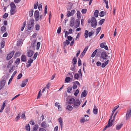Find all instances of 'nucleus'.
Returning a JSON list of instances; mask_svg holds the SVG:
<instances>
[{"label": "nucleus", "mask_w": 131, "mask_h": 131, "mask_svg": "<svg viewBox=\"0 0 131 131\" xmlns=\"http://www.w3.org/2000/svg\"><path fill=\"white\" fill-rule=\"evenodd\" d=\"M91 21L92 22H91L90 20L89 19L88 20V23H90L91 22V26L94 28H95L97 25V23L96 20L94 17H92L91 18Z\"/></svg>", "instance_id": "1"}, {"label": "nucleus", "mask_w": 131, "mask_h": 131, "mask_svg": "<svg viewBox=\"0 0 131 131\" xmlns=\"http://www.w3.org/2000/svg\"><path fill=\"white\" fill-rule=\"evenodd\" d=\"M34 24V19L33 18L30 19L29 21L28 25L27 26L28 29L29 30H30L31 29H33Z\"/></svg>", "instance_id": "2"}, {"label": "nucleus", "mask_w": 131, "mask_h": 131, "mask_svg": "<svg viewBox=\"0 0 131 131\" xmlns=\"http://www.w3.org/2000/svg\"><path fill=\"white\" fill-rule=\"evenodd\" d=\"M94 31H90L88 32V30H85V31L84 34L85 38H87L88 37V36L89 37H90L94 34Z\"/></svg>", "instance_id": "3"}, {"label": "nucleus", "mask_w": 131, "mask_h": 131, "mask_svg": "<svg viewBox=\"0 0 131 131\" xmlns=\"http://www.w3.org/2000/svg\"><path fill=\"white\" fill-rule=\"evenodd\" d=\"M70 96H68L66 99V101L69 104H73L75 102V99L73 98L70 97Z\"/></svg>", "instance_id": "4"}, {"label": "nucleus", "mask_w": 131, "mask_h": 131, "mask_svg": "<svg viewBox=\"0 0 131 131\" xmlns=\"http://www.w3.org/2000/svg\"><path fill=\"white\" fill-rule=\"evenodd\" d=\"M108 56L107 55L106 52L105 51H102L101 54V58L103 60H107Z\"/></svg>", "instance_id": "5"}, {"label": "nucleus", "mask_w": 131, "mask_h": 131, "mask_svg": "<svg viewBox=\"0 0 131 131\" xmlns=\"http://www.w3.org/2000/svg\"><path fill=\"white\" fill-rule=\"evenodd\" d=\"M15 53V51H12L10 52L9 54H8L6 57V60H8L10 59L13 56Z\"/></svg>", "instance_id": "6"}, {"label": "nucleus", "mask_w": 131, "mask_h": 131, "mask_svg": "<svg viewBox=\"0 0 131 131\" xmlns=\"http://www.w3.org/2000/svg\"><path fill=\"white\" fill-rule=\"evenodd\" d=\"M81 102L79 99L76 100V102L75 100V102H74L73 104L74 107L75 108H78Z\"/></svg>", "instance_id": "7"}, {"label": "nucleus", "mask_w": 131, "mask_h": 131, "mask_svg": "<svg viewBox=\"0 0 131 131\" xmlns=\"http://www.w3.org/2000/svg\"><path fill=\"white\" fill-rule=\"evenodd\" d=\"M6 83V81L4 79L0 82V90L2 89L5 86Z\"/></svg>", "instance_id": "8"}, {"label": "nucleus", "mask_w": 131, "mask_h": 131, "mask_svg": "<svg viewBox=\"0 0 131 131\" xmlns=\"http://www.w3.org/2000/svg\"><path fill=\"white\" fill-rule=\"evenodd\" d=\"M17 72V70H16L14 71V72L13 73L11 77L9 79L8 82V85H9L10 83L11 82L12 79L13 78V77L15 75Z\"/></svg>", "instance_id": "9"}, {"label": "nucleus", "mask_w": 131, "mask_h": 131, "mask_svg": "<svg viewBox=\"0 0 131 131\" xmlns=\"http://www.w3.org/2000/svg\"><path fill=\"white\" fill-rule=\"evenodd\" d=\"M28 79H26L22 81V83L21 85V87L23 88L25 87L27 84L28 82Z\"/></svg>", "instance_id": "10"}, {"label": "nucleus", "mask_w": 131, "mask_h": 131, "mask_svg": "<svg viewBox=\"0 0 131 131\" xmlns=\"http://www.w3.org/2000/svg\"><path fill=\"white\" fill-rule=\"evenodd\" d=\"M34 53V52L33 51L29 50L27 53L28 57H31L33 55Z\"/></svg>", "instance_id": "11"}, {"label": "nucleus", "mask_w": 131, "mask_h": 131, "mask_svg": "<svg viewBox=\"0 0 131 131\" xmlns=\"http://www.w3.org/2000/svg\"><path fill=\"white\" fill-rule=\"evenodd\" d=\"M21 61L22 62H25L27 60L26 57L24 54L22 55L21 56Z\"/></svg>", "instance_id": "12"}, {"label": "nucleus", "mask_w": 131, "mask_h": 131, "mask_svg": "<svg viewBox=\"0 0 131 131\" xmlns=\"http://www.w3.org/2000/svg\"><path fill=\"white\" fill-rule=\"evenodd\" d=\"M59 122L60 123V124L61 126V130H62L63 126V121L62 118L60 117L58 119Z\"/></svg>", "instance_id": "13"}, {"label": "nucleus", "mask_w": 131, "mask_h": 131, "mask_svg": "<svg viewBox=\"0 0 131 131\" xmlns=\"http://www.w3.org/2000/svg\"><path fill=\"white\" fill-rule=\"evenodd\" d=\"M70 43V42L68 40H66V41H64L63 43V49H65L66 48V45H68Z\"/></svg>", "instance_id": "14"}, {"label": "nucleus", "mask_w": 131, "mask_h": 131, "mask_svg": "<svg viewBox=\"0 0 131 131\" xmlns=\"http://www.w3.org/2000/svg\"><path fill=\"white\" fill-rule=\"evenodd\" d=\"M87 93L86 92V91L85 90H84L82 92L81 97L82 98L83 97H85L87 95Z\"/></svg>", "instance_id": "15"}, {"label": "nucleus", "mask_w": 131, "mask_h": 131, "mask_svg": "<svg viewBox=\"0 0 131 131\" xmlns=\"http://www.w3.org/2000/svg\"><path fill=\"white\" fill-rule=\"evenodd\" d=\"M13 62V59H12L10 60L8 62L7 65V68L8 69L10 67V66H11Z\"/></svg>", "instance_id": "16"}, {"label": "nucleus", "mask_w": 131, "mask_h": 131, "mask_svg": "<svg viewBox=\"0 0 131 131\" xmlns=\"http://www.w3.org/2000/svg\"><path fill=\"white\" fill-rule=\"evenodd\" d=\"M109 62V60H107V61H105L104 63H103L101 64V67L102 68H104L105 67V66L108 64Z\"/></svg>", "instance_id": "17"}, {"label": "nucleus", "mask_w": 131, "mask_h": 131, "mask_svg": "<svg viewBox=\"0 0 131 131\" xmlns=\"http://www.w3.org/2000/svg\"><path fill=\"white\" fill-rule=\"evenodd\" d=\"M114 120L112 119L110 121V119H109L108 123L107 124V125L109 127L112 126L113 125L112 123L114 122Z\"/></svg>", "instance_id": "18"}, {"label": "nucleus", "mask_w": 131, "mask_h": 131, "mask_svg": "<svg viewBox=\"0 0 131 131\" xmlns=\"http://www.w3.org/2000/svg\"><path fill=\"white\" fill-rule=\"evenodd\" d=\"M73 80L69 77H67L65 79V81L66 83H69L70 81H72Z\"/></svg>", "instance_id": "19"}, {"label": "nucleus", "mask_w": 131, "mask_h": 131, "mask_svg": "<svg viewBox=\"0 0 131 131\" xmlns=\"http://www.w3.org/2000/svg\"><path fill=\"white\" fill-rule=\"evenodd\" d=\"M1 30L2 33L5 32L6 30V28L5 26L4 25L1 27Z\"/></svg>", "instance_id": "20"}, {"label": "nucleus", "mask_w": 131, "mask_h": 131, "mask_svg": "<svg viewBox=\"0 0 131 131\" xmlns=\"http://www.w3.org/2000/svg\"><path fill=\"white\" fill-rule=\"evenodd\" d=\"M98 110L96 108V107L94 105L93 110V112L95 114H96L97 113Z\"/></svg>", "instance_id": "21"}, {"label": "nucleus", "mask_w": 131, "mask_h": 131, "mask_svg": "<svg viewBox=\"0 0 131 131\" xmlns=\"http://www.w3.org/2000/svg\"><path fill=\"white\" fill-rule=\"evenodd\" d=\"M36 40H34L31 42V46L33 48V49H34V50H35V47L36 46L35 43H36Z\"/></svg>", "instance_id": "22"}, {"label": "nucleus", "mask_w": 131, "mask_h": 131, "mask_svg": "<svg viewBox=\"0 0 131 131\" xmlns=\"http://www.w3.org/2000/svg\"><path fill=\"white\" fill-rule=\"evenodd\" d=\"M16 8H11L10 10V14L12 15H14L16 12V11H15V9Z\"/></svg>", "instance_id": "23"}, {"label": "nucleus", "mask_w": 131, "mask_h": 131, "mask_svg": "<svg viewBox=\"0 0 131 131\" xmlns=\"http://www.w3.org/2000/svg\"><path fill=\"white\" fill-rule=\"evenodd\" d=\"M10 112V108L9 106H6L5 109V112L7 114H9Z\"/></svg>", "instance_id": "24"}, {"label": "nucleus", "mask_w": 131, "mask_h": 131, "mask_svg": "<svg viewBox=\"0 0 131 131\" xmlns=\"http://www.w3.org/2000/svg\"><path fill=\"white\" fill-rule=\"evenodd\" d=\"M39 12L38 10H36L34 12V16L35 17H39Z\"/></svg>", "instance_id": "25"}, {"label": "nucleus", "mask_w": 131, "mask_h": 131, "mask_svg": "<svg viewBox=\"0 0 131 131\" xmlns=\"http://www.w3.org/2000/svg\"><path fill=\"white\" fill-rule=\"evenodd\" d=\"M99 11L98 10H95L94 12V15L96 18L97 17L99 16Z\"/></svg>", "instance_id": "26"}, {"label": "nucleus", "mask_w": 131, "mask_h": 131, "mask_svg": "<svg viewBox=\"0 0 131 131\" xmlns=\"http://www.w3.org/2000/svg\"><path fill=\"white\" fill-rule=\"evenodd\" d=\"M38 127L39 126L38 124L35 125L33 127L32 131H37Z\"/></svg>", "instance_id": "27"}, {"label": "nucleus", "mask_w": 131, "mask_h": 131, "mask_svg": "<svg viewBox=\"0 0 131 131\" xmlns=\"http://www.w3.org/2000/svg\"><path fill=\"white\" fill-rule=\"evenodd\" d=\"M76 58V57H74L73 58L72 61H73L72 62L73 65H75L77 63V59Z\"/></svg>", "instance_id": "28"}, {"label": "nucleus", "mask_w": 131, "mask_h": 131, "mask_svg": "<svg viewBox=\"0 0 131 131\" xmlns=\"http://www.w3.org/2000/svg\"><path fill=\"white\" fill-rule=\"evenodd\" d=\"M41 126L42 128H46L47 127L46 122L45 121L42 122L41 124Z\"/></svg>", "instance_id": "29"}, {"label": "nucleus", "mask_w": 131, "mask_h": 131, "mask_svg": "<svg viewBox=\"0 0 131 131\" xmlns=\"http://www.w3.org/2000/svg\"><path fill=\"white\" fill-rule=\"evenodd\" d=\"M123 125L122 123H121L120 125H116V129L117 130H119Z\"/></svg>", "instance_id": "30"}, {"label": "nucleus", "mask_w": 131, "mask_h": 131, "mask_svg": "<svg viewBox=\"0 0 131 131\" xmlns=\"http://www.w3.org/2000/svg\"><path fill=\"white\" fill-rule=\"evenodd\" d=\"M106 12L104 11H102L99 13V16L101 17H103L105 15Z\"/></svg>", "instance_id": "31"}, {"label": "nucleus", "mask_w": 131, "mask_h": 131, "mask_svg": "<svg viewBox=\"0 0 131 131\" xmlns=\"http://www.w3.org/2000/svg\"><path fill=\"white\" fill-rule=\"evenodd\" d=\"M69 3L70 4V5H68V7L67 8V10H70L72 7L73 4L71 3Z\"/></svg>", "instance_id": "32"}, {"label": "nucleus", "mask_w": 131, "mask_h": 131, "mask_svg": "<svg viewBox=\"0 0 131 131\" xmlns=\"http://www.w3.org/2000/svg\"><path fill=\"white\" fill-rule=\"evenodd\" d=\"M66 109L68 110L69 111H71L73 109V107L72 106L69 105L67 106Z\"/></svg>", "instance_id": "33"}, {"label": "nucleus", "mask_w": 131, "mask_h": 131, "mask_svg": "<svg viewBox=\"0 0 131 131\" xmlns=\"http://www.w3.org/2000/svg\"><path fill=\"white\" fill-rule=\"evenodd\" d=\"M80 77V75L77 73H75L74 74V78L75 79L77 80Z\"/></svg>", "instance_id": "34"}, {"label": "nucleus", "mask_w": 131, "mask_h": 131, "mask_svg": "<svg viewBox=\"0 0 131 131\" xmlns=\"http://www.w3.org/2000/svg\"><path fill=\"white\" fill-rule=\"evenodd\" d=\"M40 26L38 24H36L35 26V29L36 30H39L40 29Z\"/></svg>", "instance_id": "35"}, {"label": "nucleus", "mask_w": 131, "mask_h": 131, "mask_svg": "<svg viewBox=\"0 0 131 131\" xmlns=\"http://www.w3.org/2000/svg\"><path fill=\"white\" fill-rule=\"evenodd\" d=\"M30 126L29 124L26 125L25 126V128L27 131H30Z\"/></svg>", "instance_id": "36"}, {"label": "nucleus", "mask_w": 131, "mask_h": 131, "mask_svg": "<svg viewBox=\"0 0 131 131\" xmlns=\"http://www.w3.org/2000/svg\"><path fill=\"white\" fill-rule=\"evenodd\" d=\"M77 16L78 19H80L81 16H80L81 13L79 11H78L77 12Z\"/></svg>", "instance_id": "37"}, {"label": "nucleus", "mask_w": 131, "mask_h": 131, "mask_svg": "<svg viewBox=\"0 0 131 131\" xmlns=\"http://www.w3.org/2000/svg\"><path fill=\"white\" fill-rule=\"evenodd\" d=\"M20 61V59L19 58H17L15 61L16 64H17V66L19 64Z\"/></svg>", "instance_id": "38"}, {"label": "nucleus", "mask_w": 131, "mask_h": 131, "mask_svg": "<svg viewBox=\"0 0 131 131\" xmlns=\"http://www.w3.org/2000/svg\"><path fill=\"white\" fill-rule=\"evenodd\" d=\"M21 53L20 52L18 51L15 54L14 58H15L16 57H19Z\"/></svg>", "instance_id": "39"}, {"label": "nucleus", "mask_w": 131, "mask_h": 131, "mask_svg": "<svg viewBox=\"0 0 131 131\" xmlns=\"http://www.w3.org/2000/svg\"><path fill=\"white\" fill-rule=\"evenodd\" d=\"M10 6L11 8H16V7L13 2H12L10 3Z\"/></svg>", "instance_id": "40"}, {"label": "nucleus", "mask_w": 131, "mask_h": 131, "mask_svg": "<svg viewBox=\"0 0 131 131\" xmlns=\"http://www.w3.org/2000/svg\"><path fill=\"white\" fill-rule=\"evenodd\" d=\"M97 51V49H96L91 54V57L93 58L95 56Z\"/></svg>", "instance_id": "41"}, {"label": "nucleus", "mask_w": 131, "mask_h": 131, "mask_svg": "<svg viewBox=\"0 0 131 131\" xmlns=\"http://www.w3.org/2000/svg\"><path fill=\"white\" fill-rule=\"evenodd\" d=\"M105 21V19H102L100 20L99 23V24L100 25H102L104 23Z\"/></svg>", "instance_id": "42"}, {"label": "nucleus", "mask_w": 131, "mask_h": 131, "mask_svg": "<svg viewBox=\"0 0 131 131\" xmlns=\"http://www.w3.org/2000/svg\"><path fill=\"white\" fill-rule=\"evenodd\" d=\"M101 29V27H99L96 29V36L98 34L100 31Z\"/></svg>", "instance_id": "43"}, {"label": "nucleus", "mask_w": 131, "mask_h": 131, "mask_svg": "<svg viewBox=\"0 0 131 131\" xmlns=\"http://www.w3.org/2000/svg\"><path fill=\"white\" fill-rule=\"evenodd\" d=\"M23 43V42L21 40L17 41V46H20Z\"/></svg>", "instance_id": "44"}, {"label": "nucleus", "mask_w": 131, "mask_h": 131, "mask_svg": "<svg viewBox=\"0 0 131 131\" xmlns=\"http://www.w3.org/2000/svg\"><path fill=\"white\" fill-rule=\"evenodd\" d=\"M72 87L71 86H69L67 88V91L68 92L70 93L71 91L72 90Z\"/></svg>", "instance_id": "45"}, {"label": "nucleus", "mask_w": 131, "mask_h": 131, "mask_svg": "<svg viewBox=\"0 0 131 131\" xmlns=\"http://www.w3.org/2000/svg\"><path fill=\"white\" fill-rule=\"evenodd\" d=\"M5 41L3 40H2L1 43V48H2L4 47L5 46Z\"/></svg>", "instance_id": "46"}, {"label": "nucleus", "mask_w": 131, "mask_h": 131, "mask_svg": "<svg viewBox=\"0 0 131 131\" xmlns=\"http://www.w3.org/2000/svg\"><path fill=\"white\" fill-rule=\"evenodd\" d=\"M78 66H80L82 65L81 61L80 58L79 57L78 58Z\"/></svg>", "instance_id": "47"}, {"label": "nucleus", "mask_w": 131, "mask_h": 131, "mask_svg": "<svg viewBox=\"0 0 131 131\" xmlns=\"http://www.w3.org/2000/svg\"><path fill=\"white\" fill-rule=\"evenodd\" d=\"M34 13L33 9H31V11L29 12V16L30 17L32 16Z\"/></svg>", "instance_id": "48"}, {"label": "nucleus", "mask_w": 131, "mask_h": 131, "mask_svg": "<svg viewBox=\"0 0 131 131\" xmlns=\"http://www.w3.org/2000/svg\"><path fill=\"white\" fill-rule=\"evenodd\" d=\"M20 113H19L17 116L15 118V121H17L19 119V118L20 117Z\"/></svg>", "instance_id": "49"}, {"label": "nucleus", "mask_w": 131, "mask_h": 131, "mask_svg": "<svg viewBox=\"0 0 131 131\" xmlns=\"http://www.w3.org/2000/svg\"><path fill=\"white\" fill-rule=\"evenodd\" d=\"M40 42H37L36 46V49L38 50L40 46Z\"/></svg>", "instance_id": "50"}, {"label": "nucleus", "mask_w": 131, "mask_h": 131, "mask_svg": "<svg viewBox=\"0 0 131 131\" xmlns=\"http://www.w3.org/2000/svg\"><path fill=\"white\" fill-rule=\"evenodd\" d=\"M23 76V75L22 73H20L18 75L17 77V79L19 80Z\"/></svg>", "instance_id": "51"}, {"label": "nucleus", "mask_w": 131, "mask_h": 131, "mask_svg": "<svg viewBox=\"0 0 131 131\" xmlns=\"http://www.w3.org/2000/svg\"><path fill=\"white\" fill-rule=\"evenodd\" d=\"M79 93V90L78 89H77L75 92L74 95L75 96H77Z\"/></svg>", "instance_id": "52"}, {"label": "nucleus", "mask_w": 131, "mask_h": 131, "mask_svg": "<svg viewBox=\"0 0 131 131\" xmlns=\"http://www.w3.org/2000/svg\"><path fill=\"white\" fill-rule=\"evenodd\" d=\"M8 16V13H5L4 15H3V18L5 19H6L7 17Z\"/></svg>", "instance_id": "53"}, {"label": "nucleus", "mask_w": 131, "mask_h": 131, "mask_svg": "<svg viewBox=\"0 0 131 131\" xmlns=\"http://www.w3.org/2000/svg\"><path fill=\"white\" fill-rule=\"evenodd\" d=\"M80 121L81 123H84L85 121V119L84 117H83L80 120Z\"/></svg>", "instance_id": "54"}, {"label": "nucleus", "mask_w": 131, "mask_h": 131, "mask_svg": "<svg viewBox=\"0 0 131 131\" xmlns=\"http://www.w3.org/2000/svg\"><path fill=\"white\" fill-rule=\"evenodd\" d=\"M67 16L68 17H70L71 16L72 14L71 12L69 11L68 10L67 12Z\"/></svg>", "instance_id": "55"}, {"label": "nucleus", "mask_w": 131, "mask_h": 131, "mask_svg": "<svg viewBox=\"0 0 131 131\" xmlns=\"http://www.w3.org/2000/svg\"><path fill=\"white\" fill-rule=\"evenodd\" d=\"M61 26L59 27L58 28V29L57 32L58 34H59L60 33L61 31Z\"/></svg>", "instance_id": "56"}, {"label": "nucleus", "mask_w": 131, "mask_h": 131, "mask_svg": "<svg viewBox=\"0 0 131 131\" xmlns=\"http://www.w3.org/2000/svg\"><path fill=\"white\" fill-rule=\"evenodd\" d=\"M73 86L72 87L73 89L74 90L75 89H77V85H76L75 83H73Z\"/></svg>", "instance_id": "57"}, {"label": "nucleus", "mask_w": 131, "mask_h": 131, "mask_svg": "<svg viewBox=\"0 0 131 131\" xmlns=\"http://www.w3.org/2000/svg\"><path fill=\"white\" fill-rule=\"evenodd\" d=\"M41 90H40V91H39V92L38 93V95L37 99H38L40 98V97L41 96Z\"/></svg>", "instance_id": "58"}, {"label": "nucleus", "mask_w": 131, "mask_h": 131, "mask_svg": "<svg viewBox=\"0 0 131 131\" xmlns=\"http://www.w3.org/2000/svg\"><path fill=\"white\" fill-rule=\"evenodd\" d=\"M87 10L86 8L83 9H82L81 12L83 14H85L86 13Z\"/></svg>", "instance_id": "59"}, {"label": "nucleus", "mask_w": 131, "mask_h": 131, "mask_svg": "<svg viewBox=\"0 0 131 131\" xmlns=\"http://www.w3.org/2000/svg\"><path fill=\"white\" fill-rule=\"evenodd\" d=\"M75 65H73V67H71L70 69L72 71H75Z\"/></svg>", "instance_id": "60"}, {"label": "nucleus", "mask_w": 131, "mask_h": 131, "mask_svg": "<svg viewBox=\"0 0 131 131\" xmlns=\"http://www.w3.org/2000/svg\"><path fill=\"white\" fill-rule=\"evenodd\" d=\"M21 118L25 120L26 119V117L25 115V113H23L21 116Z\"/></svg>", "instance_id": "61"}, {"label": "nucleus", "mask_w": 131, "mask_h": 131, "mask_svg": "<svg viewBox=\"0 0 131 131\" xmlns=\"http://www.w3.org/2000/svg\"><path fill=\"white\" fill-rule=\"evenodd\" d=\"M89 48V46H86L85 47L84 49V50L83 51V52L84 53H85L86 52V51L88 50V49Z\"/></svg>", "instance_id": "62"}, {"label": "nucleus", "mask_w": 131, "mask_h": 131, "mask_svg": "<svg viewBox=\"0 0 131 131\" xmlns=\"http://www.w3.org/2000/svg\"><path fill=\"white\" fill-rule=\"evenodd\" d=\"M38 4V2H37L36 3V4H34V8L35 9H37Z\"/></svg>", "instance_id": "63"}, {"label": "nucleus", "mask_w": 131, "mask_h": 131, "mask_svg": "<svg viewBox=\"0 0 131 131\" xmlns=\"http://www.w3.org/2000/svg\"><path fill=\"white\" fill-rule=\"evenodd\" d=\"M68 40L69 41H71L73 39V38L70 36H68L67 37Z\"/></svg>", "instance_id": "64"}]
</instances>
